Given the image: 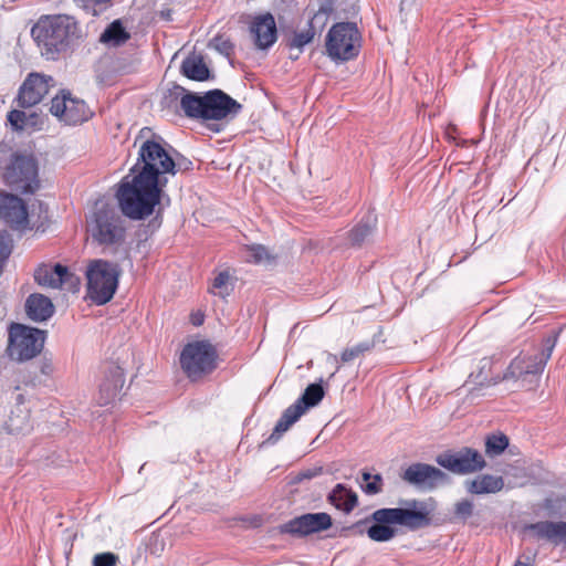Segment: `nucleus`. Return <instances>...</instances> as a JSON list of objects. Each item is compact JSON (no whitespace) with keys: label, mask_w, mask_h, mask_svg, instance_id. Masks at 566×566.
<instances>
[{"label":"nucleus","mask_w":566,"mask_h":566,"mask_svg":"<svg viewBox=\"0 0 566 566\" xmlns=\"http://www.w3.org/2000/svg\"><path fill=\"white\" fill-rule=\"evenodd\" d=\"M178 164L156 140L146 139L138 151V160L118 188L117 199L124 216L132 220H144L155 211L163 199L167 184L166 174L175 175Z\"/></svg>","instance_id":"1"},{"label":"nucleus","mask_w":566,"mask_h":566,"mask_svg":"<svg viewBox=\"0 0 566 566\" xmlns=\"http://www.w3.org/2000/svg\"><path fill=\"white\" fill-rule=\"evenodd\" d=\"M402 503L405 507L378 509L374 511L365 520L357 522L355 527L371 523L366 530L367 536L374 542H388L397 534L394 525L417 531L431 524L430 511L426 502L412 499L406 500Z\"/></svg>","instance_id":"2"},{"label":"nucleus","mask_w":566,"mask_h":566,"mask_svg":"<svg viewBox=\"0 0 566 566\" xmlns=\"http://www.w3.org/2000/svg\"><path fill=\"white\" fill-rule=\"evenodd\" d=\"M31 35L46 60L56 61L73 52L82 40L78 22L67 14L42 15Z\"/></svg>","instance_id":"3"},{"label":"nucleus","mask_w":566,"mask_h":566,"mask_svg":"<svg viewBox=\"0 0 566 566\" xmlns=\"http://www.w3.org/2000/svg\"><path fill=\"white\" fill-rule=\"evenodd\" d=\"M87 231L93 240L104 249H118L125 243V220L115 206L97 201L87 221Z\"/></svg>","instance_id":"4"},{"label":"nucleus","mask_w":566,"mask_h":566,"mask_svg":"<svg viewBox=\"0 0 566 566\" xmlns=\"http://www.w3.org/2000/svg\"><path fill=\"white\" fill-rule=\"evenodd\" d=\"M6 185L21 193H34L40 187L39 166L32 155L13 153L2 166Z\"/></svg>","instance_id":"5"},{"label":"nucleus","mask_w":566,"mask_h":566,"mask_svg":"<svg viewBox=\"0 0 566 566\" xmlns=\"http://www.w3.org/2000/svg\"><path fill=\"white\" fill-rule=\"evenodd\" d=\"M119 270L116 264L105 260L92 261L86 270L87 297L96 305L108 303L118 285Z\"/></svg>","instance_id":"6"},{"label":"nucleus","mask_w":566,"mask_h":566,"mask_svg":"<svg viewBox=\"0 0 566 566\" xmlns=\"http://www.w3.org/2000/svg\"><path fill=\"white\" fill-rule=\"evenodd\" d=\"M45 333L39 328L13 323L8 331L7 356L17 363L36 357L44 345Z\"/></svg>","instance_id":"7"},{"label":"nucleus","mask_w":566,"mask_h":566,"mask_svg":"<svg viewBox=\"0 0 566 566\" xmlns=\"http://www.w3.org/2000/svg\"><path fill=\"white\" fill-rule=\"evenodd\" d=\"M360 35L353 22L334 24L326 36V51L334 61H348L359 53Z\"/></svg>","instance_id":"8"},{"label":"nucleus","mask_w":566,"mask_h":566,"mask_svg":"<svg viewBox=\"0 0 566 566\" xmlns=\"http://www.w3.org/2000/svg\"><path fill=\"white\" fill-rule=\"evenodd\" d=\"M217 357V350L209 342L198 340L184 347L180 365L191 380H198L216 369Z\"/></svg>","instance_id":"9"},{"label":"nucleus","mask_w":566,"mask_h":566,"mask_svg":"<svg viewBox=\"0 0 566 566\" xmlns=\"http://www.w3.org/2000/svg\"><path fill=\"white\" fill-rule=\"evenodd\" d=\"M325 396L321 382L308 385L302 396L284 410L266 442L275 443L310 408L317 406Z\"/></svg>","instance_id":"10"},{"label":"nucleus","mask_w":566,"mask_h":566,"mask_svg":"<svg viewBox=\"0 0 566 566\" xmlns=\"http://www.w3.org/2000/svg\"><path fill=\"white\" fill-rule=\"evenodd\" d=\"M50 113L66 125H78L88 120L93 113L84 99L62 90L51 101Z\"/></svg>","instance_id":"11"},{"label":"nucleus","mask_w":566,"mask_h":566,"mask_svg":"<svg viewBox=\"0 0 566 566\" xmlns=\"http://www.w3.org/2000/svg\"><path fill=\"white\" fill-rule=\"evenodd\" d=\"M557 336H547L543 340L541 353L531 356H518L510 364L505 377L524 378L541 375L556 346Z\"/></svg>","instance_id":"12"},{"label":"nucleus","mask_w":566,"mask_h":566,"mask_svg":"<svg viewBox=\"0 0 566 566\" xmlns=\"http://www.w3.org/2000/svg\"><path fill=\"white\" fill-rule=\"evenodd\" d=\"M436 461L439 465L455 474L475 473L486 467L483 455L478 450L468 447L458 451L441 453Z\"/></svg>","instance_id":"13"},{"label":"nucleus","mask_w":566,"mask_h":566,"mask_svg":"<svg viewBox=\"0 0 566 566\" xmlns=\"http://www.w3.org/2000/svg\"><path fill=\"white\" fill-rule=\"evenodd\" d=\"M35 282L44 287L61 289L69 292H77L80 279L62 264L53 266L42 264L34 272Z\"/></svg>","instance_id":"14"},{"label":"nucleus","mask_w":566,"mask_h":566,"mask_svg":"<svg viewBox=\"0 0 566 566\" xmlns=\"http://www.w3.org/2000/svg\"><path fill=\"white\" fill-rule=\"evenodd\" d=\"M332 517L325 512L306 513L296 516L279 526L280 533L296 537H304L314 533L328 530L332 526Z\"/></svg>","instance_id":"15"},{"label":"nucleus","mask_w":566,"mask_h":566,"mask_svg":"<svg viewBox=\"0 0 566 566\" xmlns=\"http://www.w3.org/2000/svg\"><path fill=\"white\" fill-rule=\"evenodd\" d=\"M203 119L220 120L237 115L242 105L221 90H212L203 95Z\"/></svg>","instance_id":"16"},{"label":"nucleus","mask_w":566,"mask_h":566,"mask_svg":"<svg viewBox=\"0 0 566 566\" xmlns=\"http://www.w3.org/2000/svg\"><path fill=\"white\" fill-rule=\"evenodd\" d=\"M0 219L13 230H24L29 224L25 202L15 195L0 193Z\"/></svg>","instance_id":"17"},{"label":"nucleus","mask_w":566,"mask_h":566,"mask_svg":"<svg viewBox=\"0 0 566 566\" xmlns=\"http://www.w3.org/2000/svg\"><path fill=\"white\" fill-rule=\"evenodd\" d=\"M401 479L415 486L432 490L446 482L448 475L440 469L427 463H412L402 473Z\"/></svg>","instance_id":"18"},{"label":"nucleus","mask_w":566,"mask_h":566,"mask_svg":"<svg viewBox=\"0 0 566 566\" xmlns=\"http://www.w3.org/2000/svg\"><path fill=\"white\" fill-rule=\"evenodd\" d=\"M49 80H52V77L46 78L39 73L29 74L19 88L15 98L18 106L29 108L39 104L49 93Z\"/></svg>","instance_id":"19"},{"label":"nucleus","mask_w":566,"mask_h":566,"mask_svg":"<svg viewBox=\"0 0 566 566\" xmlns=\"http://www.w3.org/2000/svg\"><path fill=\"white\" fill-rule=\"evenodd\" d=\"M125 382L123 369L117 365H109L104 371V377L98 386L96 401L99 406L115 402Z\"/></svg>","instance_id":"20"},{"label":"nucleus","mask_w":566,"mask_h":566,"mask_svg":"<svg viewBox=\"0 0 566 566\" xmlns=\"http://www.w3.org/2000/svg\"><path fill=\"white\" fill-rule=\"evenodd\" d=\"M250 33L256 49L266 50L272 46L277 39L274 17L271 13L255 17L250 24Z\"/></svg>","instance_id":"21"},{"label":"nucleus","mask_w":566,"mask_h":566,"mask_svg":"<svg viewBox=\"0 0 566 566\" xmlns=\"http://www.w3.org/2000/svg\"><path fill=\"white\" fill-rule=\"evenodd\" d=\"M329 11L331 10L328 8H319V10L315 12L314 15L312 17L310 21V28L307 30L302 32H294V34L287 42V46L290 48V50L297 49L298 53L295 55L291 54V59L296 60L300 53L302 52L303 48L310 42H312L315 35V24L319 23V27H323L328 19Z\"/></svg>","instance_id":"22"},{"label":"nucleus","mask_w":566,"mask_h":566,"mask_svg":"<svg viewBox=\"0 0 566 566\" xmlns=\"http://www.w3.org/2000/svg\"><path fill=\"white\" fill-rule=\"evenodd\" d=\"M169 96L175 98L180 97V108L187 117L203 119V95L200 96L195 93L187 92L180 85H174V87L169 90Z\"/></svg>","instance_id":"23"},{"label":"nucleus","mask_w":566,"mask_h":566,"mask_svg":"<svg viewBox=\"0 0 566 566\" xmlns=\"http://www.w3.org/2000/svg\"><path fill=\"white\" fill-rule=\"evenodd\" d=\"M526 530L554 544L566 543V522L542 521L527 525Z\"/></svg>","instance_id":"24"},{"label":"nucleus","mask_w":566,"mask_h":566,"mask_svg":"<svg viewBox=\"0 0 566 566\" xmlns=\"http://www.w3.org/2000/svg\"><path fill=\"white\" fill-rule=\"evenodd\" d=\"M25 313L34 322H44L53 315L54 305L49 297L33 293L25 301Z\"/></svg>","instance_id":"25"},{"label":"nucleus","mask_w":566,"mask_h":566,"mask_svg":"<svg viewBox=\"0 0 566 566\" xmlns=\"http://www.w3.org/2000/svg\"><path fill=\"white\" fill-rule=\"evenodd\" d=\"M504 488V480L502 476L492 474H481L473 480L465 481V489L470 494L482 495L490 493H497Z\"/></svg>","instance_id":"26"},{"label":"nucleus","mask_w":566,"mask_h":566,"mask_svg":"<svg viewBox=\"0 0 566 566\" xmlns=\"http://www.w3.org/2000/svg\"><path fill=\"white\" fill-rule=\"evenodd\" d=\"M181 73L192 81L202 82L210 77V71L201 54L191 53L181 63Z\"/></svg>","instance_id":"27"},{"label":"nucleus","mask_w":566,"mask_h":566,"mask_svg":"<svg viewBox=\"0 0 566 566\" xmlns=\"http://www.w3.org/2000/svg\"><path fill=\"white\" fill-rule=\"evenodd\" d=\"M329 502L338 510L349 513L357 505V494L344 484H337L328 495Z\"/></svg>","instance_id":"28"},{"label":"nucleus","mask_w":566,"mask_h":566,"mask_svg":"<svg viewBox=\"0 0 566 566\" xmlns=\"http://www.w3.org/2000/svg\"><path fill=\"white\" fill-rule=\"evenodd\" d=\"M377 224V217L374 213L366 214L361 221L349 232L348 238L352 245H360L369 238Z\"/></svg>","instance_id":"29"},{"label":"nucleus","mask_w":566,"mask_h":566,"mask_svg":"<svg viewBox=\"0 0 566 566\" xmlns=\"http://www.w3.org/2000/svg\"><path fill=\"white\" fill-rule=\"evenodd\" d=\"M381 336L382 328H379V332L375 334L370 340H365L350 348H346L340 355V360L343 363H349L359 357L360 355L370 352L376 346L377 343L384 342V339H381Z\"/></svg>","instance_id":"30"},{"label":"nucleus","mask_w":566,"mask_h":566,"mask_svg":"<svg viewBox=\"0 0 566 566\" xmlns=\"http://www.w3.org/2000/svg\"><path fill=\"white\" fill-rule=\"evenodd\" d=\"M128 38L129 34L125 31L122 23L114 21L101 34L99 41L116 46L126 42Z\"/></svg>","instance_id":"31"},{"label":"nucleus","mask_w":566,"mask_h":566,"mask_svg":"<svg viewBox=\"0 0 566 566\" xmlns=\"http://www.w3.org/2000/svg\"><path fill=\"white\" fill-rule=\"evenodd\" d=\"M509 447V438L504 433H493L485 438V454L494 458L504 452Z\"/></svg>","instance_id":"32"},{"label":"nucleus","mask_w":566,"mask_h":566,"mask_svg":"<svg viewBox=\"0 0 566 566\" xmlns=\"http://www.w3.org/2000/svg\"><path fill=\"white\" fill-rule=\"evenodd\" d=\"M245 260L255 264L270 263L274 261V256L262 244H251L244 248Z\"/></svg>","instance_id":"33"},{"label":"nucleus","mask_w":566,"mask_h":566,"mask_svg":"<svg viewBox=\"0 0 566 566\" xmlns=\"http://www.w3.org/2000/svg\"><path fill=\"white\" fill-rule=\"evenodd\" d=\"M10 426L13 430L22 431L30 426V410L28 408H15L11 411Z\"/></svg>","instance_id":"34"},{"label":"nucleus","mask_w":566,"mask_h":566,"mask_svg":"<svg viewBox=\"0 0 566 566\" xmlns=\"http://www.w3.org/2000/svg\"><path fill=\"white\" fill-rule=\"evenodd\" d=\"M474 513V504L471 500L463 499L454 504V520L465 523Z\"/></svg>","instance_id":"35"},{"label":"nucleus","mask_w":566,"mask_h":566,"mask_svg":"<svg viewBox=\"0 0 566 566\" xmlns=\"http://www.w3.org/2000/svg\"><path fill=\"white\" fill-rule=\"evenodd\" d=\"M363 480L366 484L363 490L368 495H375L382 491V478L380 474L371 475L369 472H363Z\"/></svg>","instance_id":"36"},{"label":"nucleus","mask_w":566,"mask_h":566,"mask_svg":"<svg viewBox=\"0 0 566 566\" xmlns=\"http://www.w3.org/2000/svg\"><path fill=\"white\" fill-rule=\"evenodd\" d=\"M209 48L218 51L219 53H221L228 57L233 54V50H234L233 43L229 39L223 38L222 35L214 36L209 42Z\"/></svg>","instance_id":"37"},{"label":"nucleus","mask_w":566,"mask_h":566,"mask_svg":"<svg viewBox=\"0 0 566 566\" xmlns=\"http://www.w3.org/2000/svg\"><path fill=\"white\" fill-rule=\"evenodd\" d=\"M230 275L227 271L220 272L213 280L212 289L213 293L218 296L226 297L229 295L228 283Z\"/></svg>","instance_id":"38"},{"label":"nucleus","mask_w":566,"mask_h":566,"mask_svg":"<svg viewBox=\"0 0 566 566\" xmlns=\"http://www.w3.org/2000/svg\"><path fill=\"white\" fill-rule=\"evenodd\" d=\"M13 241L8 231H0V269L12 252Z\"/></svg>","instance_id":"39"},{"label":"nucleus","mask_w":566,"mask_h":566,"mask_svg":"<svg viewBox=\"0 0 566 566\" xmlns=\"http://www.w3.org/2000/svg\"><path fill=\"white\" fill-rule=\"evenodd\" d=\"M491 364H492L491 358H488V357L482 358L480 360L479 373L478 374L472 373L469 377L471 379V381L473 384L480 385V386H483L484 384H486L488 382L486 371L490 370Z\"/></svg>","instance_id":"40"},{"label":"nucleus","mask_w":566,"mask_h":566,"mask_svg":"<svg viewBox=\"0 0 566 566\" xmlns=\"http://www.w3.org/2000/svg\"><path fill=\"white\" fill-rule=\"evenodd\" d=\"M77 7L92 15H98L106 6L99 0H74Z\"/></svg>","instance_id":"41"},{"label":"nucleus","mask_w":566,"mask_h":566,"mask_svg":"<svg viewBox=\"0 0 566 566\" xmlns=\"http://www.w3.org/2000/svg\"><path fill=\"white\" fill-rule=\"evenodd\" d=\"M117 560L118 557L114 553H101L94 556L93 566H116Z\"/></svg>","instance_id":"42"},{"label":"nucleus","mask_w":566,"mask_h":566,"mask_svg":"<svg viewBox=\"0 0 566 566\" xmlns=\"http://www.w3.org/2000/svg\"><path fill=\"white\" fill-rule=\"evenodd\" d=\"M25 119H27L25 113L23 111H20V109H12L8 114L9 123L17 130L23 129L24 124H25Z\"/></svg>","instance_id":"43"},{"label":"nucleus","mask_w":566,"mask_h":566,"mask_svg":"<svg viewBox=\"0 0 566 566\" xmlns=\"http://www.w3.org/2000/svg\"><path fill=\"white\" fill-rule=\"evenodd\" d=\"M151 133V130L147 127L143 128L140 130V134L139 136L136 138V142H138L139 139L144 138L145 136L149 135Z\"/></svg>","instance_id":"44"},{"label":"nucleus","mask_w":566,"mask_h":566,"mask_svg":"<svg viewBox=\"0 0 566 566\" xmlns=\"http://www.w3.org/2000/svg\"><path fill=\"white\" fill-rule=\"evenodd\" d=\"M15 400H17V406H19L20 408H25L23 406L24 405V397H23L22 394L17 395Z\"/></svg>","instance_id":"45"},{"label":"nucleus","mask_w":566,"mask_h":566,"mask_svg":"<svg viewBox=\"0 0 566 566\" xmlns=\"http://www.w3.org/2000/svg\"><path fill=\"white\" fill-rule=\"evenodd\" d=\"M316 474H317L316 472L307 471V472L303 473L302 475L306 479H311V478L315 476Z\"/></svg>","instance_id":"46"},{"label":"nucleus","mask_w":566,"mask_h":566,"mask_svg":"<svg viewBox=\"0 0 566 566\" xmlns=\"http://www.w3.org/2000/svg\"><path fill=\"white\" fill-rule=\"evenodd\" d=\"M514 566H532L530 562L517 560Z\"/></svg>","instance_id":"47"},{"label":"nucleus","mask_w":566,"mask_h":566,"mask_svg":"<svg viewBox=\"0 0 566 566\" xmlns=\"http://www.w3.org/2000/svg\"><path fill=\"white\" fill-rule=\"evenodd\" d=\"M161 17H164L167 20H169L170 19V11L169 10L167 12L161 11Z\"/></svg>","instance_id":"48"},{"label":"nucleus","mask_w":566,"mask_h":566,"mask_svg":"<svg viewBox=\"0 0 566 566\" xmlns=\"http://www.w3.org/2000/svg\"><path fill=\"white\" fill-rule=\"evenodd\" d=\"M202 321H203V319H202V317H200V318H199V317H196V318L193 319V324H195V325H200V324H202Z\"/></svg>","instance_id":"49"},{"label":"nucleus","mask_w":566,"mask_h":566,"mask_svg":"<svg viewBox=\"0 0 566 566\" xmlns=\"http://www.w3.org/2000/svg\"><path fill=\"white\" fill-rule=\"evenodd\" d=\"M49 370H50V365H44L43 368H42V373L43 374H49Z\"/></svg>","instance_id":"50"}]
</instances>
